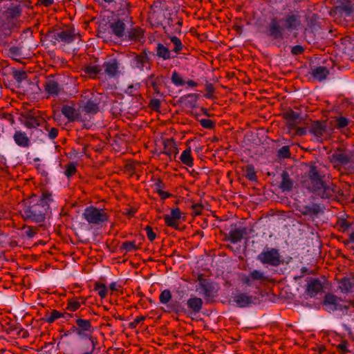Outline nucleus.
<instances>
[{
  "instance_id": "f257e3e1",
  "label": "nucleus",
  "mask_w": 354,
  "mask_h": 354,
  "mask_svg": "<svg viewBox=\"0 0 354 354\" xmlns=\"http://www.w3.org/2000/svg\"><path fill=\"white\" fill-rule=\"evenodd\" d=\"M302 178V186L316 196L327 199L335 196L337 187L333 183L326 185L323 181L316 166H310L307 175L303 176Z\"/></svg>"
},
{
  "instance_id": "f03ea898",
  "label": "nucleus",
  "mask_w": 354,
  "mask_h": 354,
  "mask_svg": "<svg viewBox=\"0 0 354 354\" xmlns=\"http://www.w3.org/2000/svg\"><path fill=\"white\" fill-rule=\"evenodd\" d=\"M53 202V198L50 193L44 192L39 201L24 209L22 215L26 219L39 223L45 220L50 204Z\"/></svg>"
},
{
  "instance_id": "7ed1b4c3",
  "label": "nucleus",
  "mask_w": 354,
  "mask_h": 354,
  "mask_svg": "<svg viewBox=\"0 0 354 354\" xmlns=\"http://www.w3.org/2000/svg\"><path fill=\"white\" fill-rule=\"evenodd\" d=\"M46 37L53 45L61 44L65 46L73 42L77 37V34L72 29H57L49 30Z\"/></svg>"
},
{
  "instance_id": "20e7f679",
  "label": "nucleus",
  "mask_w": 354,
  "mask_h": 354,
  "mask_svg": "<svg viewBox=\"0 0 354 354\" xmlns=\"http://www.w3.org/2000/svg\"><path fill=\"white\" fill-rule=\"evenodd\" d=\"M82 218L92 226H99L107 222L109 219V214L104 209L97 208L89 206L84 209L82 213Z\"/></svg>"
},
{
  "instance_id": "39448f33",
  "label": "nucleus",
  "mask_w": 354,
  "mask_h": 354,
  "mask_svg": "<svg viewBox=\"0 0 354 354\" xmlns=\"http://www.w3.org/2000/svg\"><path fill=\"white\" fill-rule=\"evenodd\" d=\"M257 259L262 264H268L274 267L281 263L279 250L274 248L265 247L263 251L258 254Z\"/></svg>"
},
{
  "instance_id": "423d86ee",
  "label": "nucleus",
  "mask_w": 354,
  "mask_h": 354,
  "mask_svg": "<svg viewBox=\"0 0 354 354\" xmlns=\"http://www.w3.org/2000/svg\"><path fill=\"white\" fill-rule=\"evenodd\" d=\"M285 28L280 24L277 17H272L270 23L266 26L265 34L273 40H283L284 39Z\"/></svg>"
},
{
  "instance_id": "0eeeda50",
  "label": "nucleus",
  "mask_w": 354,
  "mask_h": 354,
  "mask_svg": "<svg viewBox=\"0 0 354 354\" xmlns=\"http://www.w3.org/2000/svg\"><path fill=\"white\" fill-rule=\"evenodd\" d=\"M341 301L342 299L336 295L331 293H327L322 301V305L324 307V309L329 313L334 312L335 310H345V312L347 313L348 306L342 305L340 304Z\"/></svg>"
},
{
  "instance_id": "6e6552de",
  "label": "nucleus",
  "mask_w": 354,
  "mask_h": 354,
  "mask_svg": "<svg viewBox=\"0 0 354 354\" xmlns=\"http://www.w3.org/2000/svg\"><path fill=\"white\" fill-rule=\"evenodd\" d=\"M330 162L333 164L334 167H338L348 164L352 159V155L343 148H337L330 156H329Z\"/></svg>"
},
{
  "instance_id": "1a4fd4ad",
  "label": "nucleus",
  "mask_w": 354,
  "mask_h": 354,
  "mask_svg": "<svg viewBox=\"0 0 354 354\" xmlns=\"http://www.w3.org/2000/svg\"><path fill=\"white\" fill-rule=\"evenodd\" d=\"M201 289L203 291L205 300L209 302L216 297L218 286L209 279H203L202 274H201Z\"/></svg>"
},
{
  "instance_id": "9d476101",
  "label": "nucleus",
  "mask_w": 354,
  "mask_h": 354,
  "mask_svg": "<svg viewBox=\"0 0 354 354\" xmlns=\"http://www.w3.org/2000/svg\"><path fill=\"white\" fill-rule=\"evenodd\" d=\"M247 234L248 230L246 227L238 228L236 224H232L230 232L223 234V240L235 244L241 241L243 237Z\"/></svg>"
},
{
  "instance_id": "9b49d317",
  "label": "nucleus",
  "mask_w": 354,
  "mask_h": 354,
  "mask_svg": "<svg viewBox=\"0 0 354 354\" xmlns=\"http://www.w3.org/2000/svg\"><path fill=\"white\" fill-rule=\"evenodd\" d=\"M284 28L288 31L297 30L301 26V16L298 11L295 10L286 15L283 19Z\"/></svg>"
},
{
  "instance_id": "f8f14e48",
  "label": "nucleus",
  "mask_w": 354,
  "mask_h": 354,
  "mask_svg": "<svg viewBox=\"0 0 354 354\" xmlns=\"http://www.w3.org/2000/svg\"><path fill=\"white\" fill-rule=\"evenodd\" d=\"M324 285L318 278H309L306 286L305 292L310 297L317 296L323 292Z\"/></svg>"
},
{
  "instance_id": "ddd939ff",
  "label": "nucleus",
  "mask_w": 354,
  "mask_h": 354,
  "mask_svg": "<svg viewBox=\"0 0 354 354\" xmlns=\"http://www.w3.org/2000/svg\"><path fill=\"white\" fill-rule=\"evenodd\" d=\"M98 105V98L97 97L93 96L86 102V103L84 106L80 107L81 115L82 113H84L85 115H87L90 116L91 115H94L97 113L99 111ZM84 119H87V117L84 116L83 120Z\"/></svg>"
},
{
  "instance_id": "4468645a",
  "label": "nucleus",
  "mask_w": 354,
  "mask_h": 354,
  "mask_svg": "<svg viewBox=\"0 0 354 354\" xmlns=\"http://www.w3.org/2000/svg\"><path fill=\"white\" fill-rule=\"evenodd\" d=\"M255 281L263 283L268 281V278L263 272L259 270H254L251 271L248 275L244 276L242 278V282L248 286H252Z\"/></svg>"
},
{
  "instance_id": "2eb2a0df",
  "label": "nucleus",
  "mask_w": 354,
  "mask_h": 354,
  "mask_svg": "<svg viewBox=\"0 0 354 354\" xmlns=\"http://www.w3.org/2000/svg\"><path fill=\"white\" fill-rule=\"evenodd\" d=\"M233 299L237 306L240 308L248 307L252 304H255L257 301L256 297L243 292L236 294L233 297Z\"/></svg>"
},
{
  "instance_id": "dca6fc26",
  "label": "nucleus",
  "mask_w": 354,
  "mask_h": 354,
  "mask_svg": "<svg viewBox=\"0 0 354 354\" xmlns=\"http://www.w3.org/2000/svg\"><path fill=\"white\" fill-rule=\"evenodd\" d=\"M309 74L313 80L322 82L328 77L330 74V71L325 66H314L310 68Z\"/></svg>"
},
{
  "instance_id": "f3484780",
  "label": "nucleus",
  "mask_w": 354,
  "mask_h": 354,
  "mask_svg": "<svg viewBox=\"0 0 354 354\" xmlns=\"http://www.w3.org/2000/svg\"><path fill=\"white\" fill-rule=\"evenodd\" d=\"M61 111L69 121L83 120L80 109L76 110L73 106L66 104L62 106Z\"/></svg>"
},
{
  "instance_id": "a211bd4d",
  "label": "nucleus",
  "mask_w": 354,
  "mask_h": 354,
  "mask_svg": "<svg viewBox=\"0 0 354 354\" xmlns=\"http://www.w3.org/2000/svg\"><path fill=\"white\" fill-rule=\"evenodd\" d=\"M104 73L109 77H116L119 73V63L115 59L104 62L102 66Z\"/></svg>"
},
{
  "instance_id": "6ab92c4d",
  "label": "nucleus",
  "mask_w": 354,
  "mask_h": 354,
  "mask_svg": "<svg viewBox=\"0 0 354 354\" xmlns=\"http://www.w3.org/2000/svg\"><path fill=\"white\" fill-rule=\"evenodd\" d=\"M326 131V122L319 120L313 121L310 127L309 132L314 135L317 139H322Z\"/></svg>"
},
{
  "instance_id": "aec40b11",
  "label": "nucleus",
  "mask_w": 354,
  "mask_h": 354,
  "mask_svg": "<svg viewBox=\"0 0 354 354\" xmlns=\"http://www.w3.org/2000/svg\"><path fill=\"white\" fill-rule=\"evenodd\" d=\"M181 217V212L178 208L172 209L170 214L164 216V220L166 224L172 227L178 226V221Z\"/></svg>"
},
{
  "instance_id": "412c9836",
  "label": "nucleus",
  "mask_w": 354,
  "mask_h": 354,
  "mask_svg": "<svg viewBox=\"0 0 354 354\" xmlns=\"http://www.w3.org/2000/svg\"><path fill=\"white\" fill-rule=\"evenodd\" d=\"M172 295L170 290L166 289L160 292V295L159 296V301L160 304L167 306V309L165 310V312L171 313L176 310L175 305L169 304Z\"/></svg>"
},
{
  "instance_id": "4be33fe9",
  "label": "nucleus",
  "mask_w": 354,
  "mask_h": 354,
  "mask_svg": "<svg viewBox=\"0 0 354 354\" xmlns=\"http://www.w3.org/2000/svg\"><path fill=\"white\" fill-rule=\"evenodd\" d=\"M300 213L304 216L310 217L317 216L321 212V207L317 203H313L310 205H303L299 209Z\"/></svg>"
},
{
  "instance_id": "5701e85b",
  "label": "nucleus",
  "mask_w": 354,
  "mask_h": 354,
  "mask_svg": "<svg viewBox=\"0 0 354 354\" xmlns=\"http://www.w3.org/2000/svg\"><path fill=\"white\" fill-rule=\"evenodd\" d=\"M132 65L143 71L145 68H149V57L146 54L137 55L132 59Z\"/></svg>"
},
{
  "instance_id": "b1692460",
  "label": "nucleus",
  "mask_w": 354,
  "mask_h": 354,
  "mask_svg": "<svg viewBox=\"0 0 354 354\" xmlns=\"http://www.w3.org/2000/svg\"><path fill=\"white\" fill-rule=\"evenodd\" d=\"M109 28L111 30V32L117 37H122L124 35V30L126 29V26L124 21L121 19L115 20L109 24Z\"/></svg>"
},
{
  "instance_id": "393cba45",
  "label": "nucleus",
  "mask_w": 354,
  "mask_h": 354,
  "mask_svg": "<svg viewBox=\"0 0 354 354\" xmlns=\"http://www.w3.org/2000/svg\"><path fill=\"white\" fill-rule=\"evenodd\" d=\"M189 315L192 319H197L198 314L199 313V299L196 297H192L188 299L187 303Z\"/></svg>"
},
{
  "instance_id": "a878e982",
  "label": "nucleus",
  "mask_w": 354,
  "mask_h": 354,
  "mask_svg": "<svg viewBox=\"0 0 354 354\" xmlns=\"http://www.w3.org/2000/svg\"><path fill=\"white\" fill-rule=\"evenodd\" d=\"M126 37L129 40L140 41L144 38V32L142 28L138 26H133L127 30Z\"/></svg>"
},
{
  "instance_id": "bb28decb",
  "label": "nucleus",
  "mask_w": 354,
  "mask_h": 354,
  "mask_svg": "<svg viewBox=\"0 0 354 354\" xmlns=\"http://www.w3.org/2000/svg\"><path fill=\"white\" fill-rule=\"evenodd\" d=\"M13 138L15 143L21 147L27 148L30 145V140L25 132L17 131Z\"/></svg>"
},
{
  "instance_id": "cd10ccee",
  "label": "nucleus",
  "mask_w": 354,
  "mask_h": 354,
  "mask_svg": "<svg viewBox=\"0 0 354 354\" xmlns=\"http://www.w3.org/2000/svg\"><path fill=\"white\" fill-rule=\"evenodd\" d=\"M201 93H203V97L209 100H216L217 98L216 88L213 83L206 80L204 85L203 91Z\"/></svg>"
},
{
  "instance_id": "c85d7f7f",
  "label": "nucleus",
  "mask_w": 354,
  "mask_h": 354,
  "mask_svg": "<svg viewBox=\"0 0 354 354\" xmlns=\"http://www.w3.org/2000/svg\"><path fill=\"white\" fill-rule=\"evenodd\" d=\"M340 288L345 292H354V274L343 278L340 281Z\"/></svg>"
},
{
  "instance_id": "c756f323",
  "label": "nucleus",
  "mask_w": 354,
  "mask_h": 354,
  "mask_svg": "<svg viewBox=\"0 0 354 354\" xmlns=\"http://www.w3.org/2000/svg\"><path fill=\"white\" fill-rule=\"evenodd\" d=\"M281 183L280 188L283 192L290 191L293 187V182L290 179L289 174L287 171H283L281 174Z\"/></svg>"
},
{
  "instance_id": "7c9ffc66",
  "label": "nucleus",
  "mask_w": 354,
  "mask_h": 354,
  "mask_svg": "<svg viewBox=\"0 0 354 354\" xmlns=\"http://www.w3.org/2000/svg\"><path fill=\"white\" fill-rule=\"evenodd\" d=\"M353 223L349 222L346 218L339 217L337 218L335 226L337 227L339 232L345 233L349 230Z\"/></svg>"
},
{
  "instance_id": "2f4dec72",
  "label": "nucleus",
  "mask_w": 354,
  "mask_h": 354,
  "mask_svg": "<svg viewBox=\"0 0 354 354\" xmlns=\"http://www.w3.org/2000/svg\"><path fill=\"white\" fill-rule=\"evenodd\" d=\"M73 331L74 333H75L79 337H80L81 339H84V338H86V339H88L91 344H92V350H95V346H96V340L93 337L92 335H91L90 334H88V333H91V331H88V330H79V329H73Z\"/></svg>"
},
{
  "instance_id": "473e14b6",
  "label": "nucleus",
  "mask_w": 354,
  "mask_h": 354,
  "mask_svg": "<svg viewBox=\"0 0 354 354\" xmlns=\"http://www.w3.org/2000/svg\"><path fill=\"white\" fill-rule=\"evenodd\" d=\"M337 9L339 12L349 16L354 12V6L350 1H346L337 6Z\"/></svg>"
},
{
  "instance_id": "72a5a7b5",
  "label": "nucleus",
  "mask_w": 354,
  "mask_h": 354,
  "mask_svg": "<svg viewBox=\"0 0 354 354\" xmlns=\"http://www.w3.org/2000/svg\"><path fill=\"white\" fill-rule=\"evenodd\" d=\"M6 13L9 17L16 18L20 16L21 8L19 3H12L6 10Z\"/></svg>"
},
{
  "instance_id": "f704fd0d",
  "label": "nucleus",
  "mask_w": 354,
  "mask_h": 354,
  "mask_svg": "<svg viewBox=\"0 0 354 354\" xmlns=\"http://www.w3.org/2000/svg\"><path fill=\"white\" fill-rule=\"evenodd\" d=\"M243 170L245 171V177L251 181H257V176L255 171V168L253 165L249 164L245 167H243Z\"/></svg>"
},
{
  "instance_id": "c9c22d12",
  "label": "nucleus",
  "mask_w": 354,
  "mask_h": 354,
  "mask_svg": "<svg viewBox=\"0 0 354 354\" xmlns=\"http://www.w3.org/2000/svg\"><path fill=\"white\" fill-rule=\"evenodd\" d=\"M180 160L184 165L192 167L193 165V158L191 155L190 148L184 150L180 156Z\"/></svg>"
},
{
  "instance_id": "e433bc0d",
  "label": "nucleus",
  "mask_w": 354,
  "mask_h": 354,
  "mask_svg": "<svg viewBox=\"0 0 354 354\" xmlns=\"http://www.w3.org/2000/svg\"><path fill=\"white\" fill-rule=\"evenodd\" d=\"M77 326H73V329H79L92 332V326L89 320L77 319L76 320Z\"/></svg>"
},
{
  "instance_id": "4c0bfd02",
  "label": "nucleus",
  "mask_w": 354,
  "mask_h": 354,
  "mask_svg": "<svg viewBox=\"0 0 354 354\" xmlns=\"http://www.w3.org/2000/svg\"><path fill=\"white\" fill-rule=\"evenodd\" d=\"M46 91L50 95H56L60 91V88L56 82L54 80H49L46 84Z\"/></svg>"
},
{
  "instance_id": "58836bf2",
  "label": "nucleus",
  "mask_w": 354,
  "mask_h": 354,
  "mask_svg": "<svg viewBox=\"0 0 354 354\" xmlns=\"http://www.w3.org/2000/svg\"><path fill=\"white\" fill-rule=\"evenodd\" d=\"M101 71V67L97 65L86 66L84 69V73L92 78H95Z\"/></svg>"
},
{
  "instance_id": "ea45409f",
  "label": "nucleus",
  "mask_w": 354,
  "mask_h": 354,
  "mask_svg": "<svg viewBox=\"0 0 354 354\" xmlns=\"http://www.w3.org/2000/svg\"><path fill=\"white\" fill-rule=\"evenodd\" d=\"M300 113L294 111L292 109H289L286 112L282 113V118L285 120L297 121L300 118Z\"/></svg>"
},
{
  "instance_id": "a19ab883",
  "label": "nucleus",
  "mask_w": 354,
  "mask_h": 354,
  "mask_svg": "<svg viewBox=\"0 0 354 354\" xmlns=\"http://www.w3.org/2000/svg\"><path fill=\"white\" fill-rule=\"evenodd\" d=\"M165 153L171 156L177 153L178 149L172 140H167L165 141Z\"/></svg>"
},
{
  "instance_id": "79ce46f5",
  "label": "nucleus",
  "mask_w": 354,
  "mask_h": 354,
  "mask_svg": "<svg viewBox=\"0 0 354 354\" xmlns=\"http://www.w3.org/2000/svg\"><path fill=\"white\" fill-rule=\"evenodd\" d=\"M157 55L158 57L167 59L171 57L170 51L164 45L159 44L157 46Z\"/></svg>"
},
{
  "instance_id": "37998d69",
  "label": "nucleus",
  "mask_w": 354,
  "mask_h": 354,
  "mask_svg": "<svg viewBox=\"0 0 354 354\" xmlns=\"http://www.w3.org/2000/svg\"><path fill=\"white\" fill-rule=\"evenodd\" d=\"M201 126L204 129L214 130L216 128V121L209 118H201Z\"/></svg>"
},
{
  "instance_id": "c03bdc74",
  "label": "nucleus",
  "mask_w": 354,
  "mask_h": 354,
  "mask_svg": "<svg viewBox=\"0 0 354 354\" xmlns=\"http://www.w3.org/2000/svg\"><path fill=\"white\" fill-rule=\"evenodd\" d=\"M171 82L174 85L177 86H180L185 84V81L183 79L182 76L176 71H174L172 73Z\"/></svg>"
},
{
  "instance_id": "a18cd8bd",
  "label": "nucleus",
  "mask_w": 354,
  "mask_h": 354,
  "mask_svg": "<svg viewBox=\"0 0 354 354\" xmlns=\"http://www.w3.org/2000/svg\"><path fill=\"white\" fill-rule=\"evenodd\" d=\"M62 313L56 310H52L49 314L46 315L44 319L48 323H53L58 318L61 317Z\"/></svg>"
},
{
  "instance_id": "49530a36",
  "label": "nucleus",
  "mask_w": 354,
  "mask_h": 354,
  "mask_svg": "<svg viewBox=\"0 0 354 354\" xmlns=\"http://www.w3.org/2000/svg\"><path fill=\"white\" fill-rule=\"evenodd\" d=\"M290 156V147L288 145L283 146L277 151V156L279 158H288Z\"/></svg>"
},
{
  "instance_id": "de8ad7c7",
  "label": "nucleus",
  "mask_w": 354,
  "mask_h": 354,
  "mask_svg": "<svg viewBox=\"0 0 354 354\" xmlns=\"http://www.w3.org/2000/svg\"><path fill=\"white\" fill-rule=\"evenodd\" d=\"M95 290L101 298H104L107 294V288L104 283H96Z\"/></svg>"
},
{
  "instance_id": "09e8293b",
  "label": "nucleus",
  "mask_w": 354,
  "mask_h": 354,
  "mask_svg": "<svg viewBox=\"0 0 354 354\" xmlns=\"http://www.w3.org/2000/svg\"><path fill=\"white\" fill-rule=\"evenodd\" d=\"M76 172V164L74 162H70L66 166L65 175L67 177H71Z\"/></svg>"
},
{
  "instance_id": "8fccbe9b",
  "label": "nucleus",
  "mask_w": 354,
  "mask_h": 354,
  "mask_svg": "<svg viewBox=\"0 0 354 354\" xmlns=\"http://www.w3.org/2000/svg\"><path fill=\"white\" fill-rule=\"evenodd\" d=\"M171 41L174 45L173 50L175 53H178L179 50L182 49V43L177 37H172L171 38Z\"/></svg>"
},
{
  "instance_id": "3c124183",
  "label": "nucleus",
  "mask_w": 354,
  "mask_h": 354,
  "mask_svg": "<svg viewBox=\"0 0 354 354\" xmlns=\"http://www.w3.org/2000/svg\"><path fill=\"white\" fill-rule=\"evenodd\" d=\"M122 248L127 252L135 251L137 250L135 242L126 241L122 243Z\"/></svg>"
},
{
  "instance_id": "603ef678",
  "label": "nucleus",
  "mask_w": 354,
  "mask_h": 354,
  "mask_svg": "<svg viewBox=\"0 0 354 354\" xmlns=\"http://www.w3.org/2000/svg\"><path fill=\"white\" fill-rule=\"evenodd\" d=\"M348 124V120L345 117H339L337 119V128L342 129L346 127Z\"/></svg>"
},
{
  "instance_id": "864d4df0",
  "label": "nucleus",
  "mask_w": 354,
  "mask_h": 354,
  "mask_svg": "<svg viewBox=\"0 0 354 354\" xmlns=\"http://www.w3.org/2000/svg\"><path fill=\"white\" fill-rule=\"evenodd\" d=\"M305 51L304 47L301 45H296L292 47L291 53L294 56L301 55Z\"/></svg>"
},
{
  "instance_id": "5fc2aeb1",
  "label": "nucleus",
  "mask_w": 354,
  "mask_h": 354,
  "mask_svg": "<svg viewBox=\"0 0 354 354\" xmlns=\"http://www.w3.org/2000/svg\"><path fill=\"white\" fill-rule=\"evenodd\" d=\"M145 319V316H139V317H137L134 320L133 322L129 323V326L130 328H136L137 327V326L138 325L139 323L143 322L144 320Z\"/></svg>"
},
{
  "instance_id": "6e6d98bb",
  "label": "nucleus",
  "mask_w": 354,
  "mask_h": 354,
  "mask_svg": "<svg viewBox=\"0 0 354 354\" xmlns=\"http://www.w3.org/2000/svg\"><path fill=\"white\" fill-rule=\"evenodd\" d=\"M337 348L342 351V354L349 353L350 351L348 349V342L346 340L342 341L337 346Z\"/></svg>"
},
{
  "instance_id": "4d7b16f0",
  "label": "nucleus",
  "mask_w": 354,
  "mask_h": 354,
  "mask_svg": "<svg viewBox=\"0 0 354 354\" xmlns=\"http://www.w3.org/2000/svg\"><path fill=\"white\" fill-rule=\"evenodd\" d=\"M145 230L146 231L147 238L151 241H153L156 239V233L153 231L151 227H150L149 225H147L145 228Z\"/></svg>"
},
{
  "instance_id": "13d9d810",
  "label": "nucleus",
  "mask_w": 354,
  "mask_h": 354,
  "mask_svg": "<svg viewBox=\"0 0 354 354\" xmlns=\"http://www.w3.org/2000/svg\"><path fill=\"white\" fill-rule=\"evenodd\" d=\"M80 306V302L77 301H71L68 302V310H69L70 311H75L77 310Z\"/></svg>"
},
{
  "instance_id": "bf43d9fd",
  "label": "nucleus",
  "mask_w": 354,
  "mask_h": 354,
  "mask_svg": "<svg viewBox=\"0 0 354 354\" xmlns=\"http://www.w3.org/2000/svg\"><path fill=\"white\" fill-rule=\"evenodd\" d=\"M46 129L48 131V136L50 139L53 140L57 136L58 129L57 128L52 127Z\"/></svg>"
},
{
  "instance_id": "052dcab7",
  "label": "nucleus",
  "mask_w": 354,
  "mask_h": 354,
  "mask_svg": "<svg viewBox=\"0 0 354 354\" xmlns=\"http://www.w3.org/2000/svg\"><path fill=\"white\" fill-rule=\"evenodd\" d=\"M307 133V129L306 127H297L295 129V135L299 136H304Z\"/></svg>"
},
{
  "instance_id": "680f3d73",
  "label": "nucleus",
  "mask_w": 354,
  "mask_h": 354,
  "mask_svg": "<svg viewBox=\"0 0 354 354\" xmlns=\"http://www.w3.org/2000/svg\"><path fill=\"white\" fill-rule=\"evenodd\" d=\"M286 127L289 130L295 129L297 127V121H290V120H286Z\"/></svg>"
},
{
  "instance_id": "e2e57ef3",
  "label": "nucleus",
  "mask_w": 354,
  "mask_h": 354,
  "mask_svg": "<svg viewBox=\"0 0 354 354\" xmlns=\"http://www.w3.org/2000/svg\"><path fill=\"white\" fill-rule=\"evenodd\" d=\"M343 243L345 245H347L350 243H354V230L348 234V239L344 241Z\"/></svg>"
},
{
  "instance_id": "0e129e2a",
  "label": "nucleus",
  "mask_w": 354,
  "mask_h": 354,
  "mask_svg": "<svg viewBox=\"0 0 354 354\" xmlns=\"http://www.w3.org/2000/svg\"><path fill=\"white\" fill-rule=\"evenodd\" d=\"M24 232L26 235L30 238L33 237L36 234L35 230L31 227H28Z\"/></svg>"
},
{
  "instance_id": "69168bd1",
  "label": "nucleus",
  "mask_w": 354,
  "mask_h": 354,
  "mask_svg": "<svg viewBox=\"0 0 354 354\" xmlns=\"http://www.w3.org/2000/svg\"><path fill=\"white\" fill-rule=\"evenodd\" d=\"M154 75H151L149 77V82H150V84H151L153 90L155 91H157L158 92V85L156 84V82L155 81L153 80V78Z\"/></svg>"
},
{
  "instance_id": "338daca9",
  "label": "nucleus",
  "mask_w": 354,
  "mask_h": 354,
  "mask_svg": "<svg viewBox=\"0 0 354 354\" xmlns=\"http://www.w3.org/2000/svg\"><path fill=\"white\" fill-rule=\"evenodd\" d=\"M39 2L44 6H49L53 3L54 0H39Z\"/></svg>"
},
{
  "instance_id": "774afa93",
  "label": "nucleus",
  "mask_w": 354,
  "mask_h": 354,
  "mask_svg": "<svg viewBox=\"0 0 354 354\" xmlns=\"http://www.w3.org/2000/svg\"><path fill=\"white\" fill-rule=\"evenodd\" d=\"M158 192L160 196L162 198H163V199H165V198L169 197V194L167 192H165V191H162L161 189H158Z\"/></svg>"
}]
</instances>
